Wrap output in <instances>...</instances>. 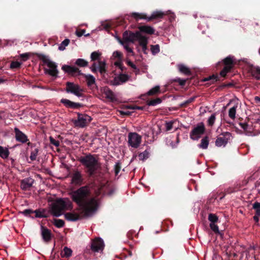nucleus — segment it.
Instances as JSON below:
<instances>
[{
	"label": "nucleus",
	"mask_w": 260,
	"mask_h": 260,
	"mask_svg": "<svg viewBox=\"0 0 260 260\" xmlns=\"http://www.w3.org/2000/svg\"><path fill=\"white\" fill-rule=\"evenodd\" d=\"M239 125L244 130H246L248 126L247 123L246 122L240 123Z\"/></svg>",
	"instance_id": "56"
},
{
	"label": "nucleus",
	"mask_w": 260,
	"mask_h": 260,
	"mask_svg": "<svg viewBox=\"0 0 260 260\" xmlns=\"http://www.w3.org/2000/svg\"><path fill=\"white\" fill-rule=\"evenodd\" d=\"M216 223H210V228L215 234H220V233L219 231L218 226Z\"/></svg>",
	"instance_id": "47"
},
{
	"label": "nucleus",
	"mask_w": 260,
	"mask_h": 260,
	"mask_svg": "<svg viewBox=\"0 0 260 260\" xmlns=\"http://www.w3.org/2000/svg\"><path fill=\"white\" fill-rule=\"evenodd\" d=\"M223 63L224 65V68L220 72V76L225 77L226 74L231 71L233 68L234 63L233 58L231 56H229L225 58L222 60Z\"/></svg>",
	"instance_id": "9"
},
{
	"label": "nucleus",
	"mask_w": 260,
	"mask_h": 260,
	"mask_svg": "<svg viewBox=\"0 0 260 260\" xmlns=\"http://www.w3.org/2000/svg\"><path fill=\"white\" fill-rule=\"evenodd\" d=\"M49 139L50 144L54 145L56 147L59 146L60 143L58 140H56L52 137H50Z\"/></svg>",
	"instance_id": "53"
},
{
	"label": "nucleus",
	"mask_w": 260,
	"mask_h": 260,
	"mask_svg": "<svg viewBox=\"0 0 260 260\" xmlns=\"http://www.w3.org/2000/svg\"><path fill=\"white\" fill-rule=\"evenodd\" d=\"M127 144L128 146H130V133H128L127 135Z\"/></svg>",
	"instance_id": "62"
},
{
	"label": "nucleus",
	"mask_w": 260,
	"mask_h": 260,
	"mask_svg": "<svg viewBox=\"0 0 260 260\" xmlns=\"http://www.w3.org/2000/svg\"><path fill=\"white\" fill-rule=\"evenodd\" d=\"M38 148L34 147V149L32 148L30 155V159H31V161H34L36 160L37 157L38 155Z\"/></svg>",
	"instance_id": "38"
},
{
	"label": "nucleus",
	"mask_w": 260,
	"mask_h": 260,
	"mask_svg": "<svg viewBox=\"0 0 260 260\" xmlns=\"http://www.w3.org/2000/svg\"><path fill=\"white\" fill-rule=\"evenodd\" d=\"M128 80V76L125 74H120L119 77L115 78L108 83L112 85H118L121 83H124Z\"/></svg>",
	"instance_id": "23"
},
{
	"label": "nucleus",
	"mask_w": 260,
	"mask_h": 260,
	"mask_svg": "<svg viewBox=\"0 0 260 260\" xmlns=\"http://www.w3.org/2000/svg\"><path fill=\"white\" fill-rule=\"evenodd\" d=\"M65 91L68 93H72L78 97H84V89L78 84L67 82L66 83Z\"/></svg>",
	"instance_id": "5"
},
{
	"label": "nucleus",
	"mask_w": 260,
	"mask_h": 260,
	"mask_svg": "<svg viewBox=\"0 0 260 260\" xmlns=\"http://www.w3.org/2000/svg\"><path fill=\"white\" fill-rule=\"evenodd\" d=\"M34 180L31 178H26L21 180L20 188L23 190H28L32 187Z\"/></svg>",
	"instance_id": "17"
},
{
	"label": "nucleus",
	"mask_w": 260,
	"mask_h": 260,
	"mask_svg": "<svg viewBox=\"0 0 260 260\" xmlns=\"http://www.w3.org/2000/svg\"><path fill=\"white\" fill-rule=\"evenodd\" d=\"M178 69L181 73L186 75H191V74L190 69L184 64L178 65Z\"/></svg>",
	"instance_id": "33"
},
{
	"label": "nucleus",
	"mask_w": 260,
	"mask_h": 260,
	"mask_svg": "<svg viewBox=\"0 0 260 260\" xmlns=\"http://www.w3.org/2000/svg\"><path fill=\"white\" fill-rule=\"evenodd\" d=\"M54 225L58 228H62L64 225V221L60 219H54Z\"/></svg>",
	"instance_id": "42"
},
{
	"label": "nucleus",
	"mask_w": 260,
	"mask_h": 260,
	"mask_svg": "<svg viewBox=\"0 0 260 260\" xmlns=\"http://www.w3.org/2000/svg\"><path fill=\"white\" fill-rule=\"evenodd\" d=\"M131 17H133L136 21L140 19H145L147 21L148 17L145 13H140L137 12L131 13Z\"/></svg>",
	"instance_id": "30"
},
{
	"label": "nucleus",
	"mask_w": 260,
	"mask_h": 260,
	"mask_svg": "<svg viewBox=\"0 0 260 260\" xmlns=\"http://www.w3.org/2000/svg\"><path fill=\"white\" fill-rule=\"evenodd\" d=\"M63 254L62 257H69L72 255V250L71 248L67 247H64L63 248Z\"/></svg>",
	"instance_id": "44"
},
{
	"label": "nucleus",
	"mask_w": 260,
	"mask_h": 260,
	"mask_svg": "<svg viewBox=\"0 0 260 260\" xmlns=\"http://www.w3.org/2000/svg\"><path fill=\"white\" fill-rule=\"evenodd\" d=\"M71 183L75 186H81L84 183L83 174L78 169L73 170L71 175Z\"/></svg>",
	"instance_id": "7"
},
{
	"label": "nucleus",
	"mask_w": 260,
	"mask_h": 260,
	"mask_svg": "<svg viewBox=\"0 0 260 260\" xmlns=\"http://www.w3.org/2000/svg\"><path fill=\"white\" fill-rule=\"evenodd\" d=\"M232 136L230 132H223L218 137L215 141V145L217 147L225 146L230 140Z\"/></svg>",
	"instance_id": "11"
},
{
	"label": "nucleus",
	"mask_w": 260,
	"mask_h": 260,
	"mask_svg": "<svg viewBox=\"0 0 260 260\" xmlns=\"http://www.w3.org/2000/svg\"><path fill=\"white\" fill-rule=\"evenodd\" d=\"M10 154V152L8 148H4L0 146V157L3 159L8 158Z\"/></svg>",
	"instance_id": "32"
},
{
	"label": "nucleus",
	"mask_w": 260,
	"mask_h": 260,
	"mask_svg": "<svg viewBox=\"0 0 260 260\" xmlns=\"http://www.w3.org/2000/svg\"><path fill=\"white\" fill-rule=\"evenodd\" d=\"M86 31V30L85 29H80V30H77L76 31V35L78 37H81V36H82L83 35H84L85 32Z\"/></svg>",
	"instance_id": "55"
},
{
	"label": "nucleus",
	"mask_w": 260,
	"mask_h": 260,
	"mask_svg": "<svg viewBox=\"0 0 260 260\" xmlns=\"http://www.w3.org/2000/svg\"><path fill=\"white\" fill-rule=\"evenodd\" d=\"M232 103H234V106L231 108L229 111V116L232 119L236 118V110L238 106V103L234 100H230V102L226 105V107L229 106Z\"/></svg>",
	"instance_id": "25"
},
{
	"label": "nucleus",
	"mask_w": 260,
	"mask_h": 260,
	"mask_svg": "<svg viewBox=\"0 0 260 260\" xmlns=\"http://www.w3.org/2000/svg\"><path fill=\"white\" fill-rule=\"evenodd\" d=\"M78 160L84 167L85 172L88 177H93L101 167L96 155L86 154L84 156H80Z\"/></svg>",
	"instance_id": "2"
},
{
	"label": "nucleus",
	"mask_w": 260,
	"mask_h": 260,
	"mask_svg": "<svg viewBox=\"0 0 260 260\" xmlns=\"http://www.w3.org/2000/svg\"><path fill=\"white\" fill-rule=\"evenodd\" d=\"M60 103L67 108H71L73 109H79L83 106L82 104L79 103H75L67 99H61Z\"/></svg>",
	"instance_id": "14"
},
{
	"label": "nucleus",
	"mask_w": 260,
	"mask_h": 260,
	"mask_svg": "<svg viewBox=\"0 0 260 260\" xmlns=\"http://www.w3.org/2000/svg\"><path fill=\"white\" fill-rule=\"evenodd\" d=\"M165 14L160 11H155L152 13L150 16L148 17L147 22H150L154 20L162 18Z\"/></svg>",
	"instance_id": "27"
},
{
	"label": "nucleus",
	"mask_w": 260,
	"mask_h": 260,
	"mask_svg": "<svg viewBox=\"0 0 260 260\" xmlns=\"http://www.w3.org/2000/svg\"><path fill=\"white\" fill-rule=\"evenodd\" d=\"M104 241L101 238H95L92 240L90 248L93 252L102 251L104 248Z\"/></svg>",
	"instance_id": "12"
},
{
	"label": "nucleus",
	"mask_w": 260,
	"mask_h": 260,
	"mask_svg": "<svg viewBox=\"0 0 260 260\" xmlns=\"http://www.w3.org/2000/svg\"><path fill=\"white\" fill-rule=\"evenodd\" d=\"M101 55V54L98 52L94 51L91 53L90 55V58L91 61H95L96 60L98 61V64H97L96 62H94L91 66L90 67V69L91 72L93 73H96L99 71L100 73L103 78H106V75L107 74V69H106V63L105 61H102L100 60V57Z\"/></svg>",
	"instance_id": "4"
},
{
	"label": "nucleus",
	"mask_w": 260,
	"mask_h": 260,
	"mask_svg": "<svg viewBox=\"0 0 260 260\" xmlns=\"http://www.w3.org/2000/svg\"><path fill=\"white\" fill-rule=\"evenodd\" d=\"M142 141V137L136 133L131 132V147L138 148Z\"/></svg>",
	"instance_id": "19"
},
{
	"label": "nucleus",
	"mask_w": 260,
	"mask_h": 260,
	"mask_svg": "<svg viewBox=\"0 0 260 260\" xmlns=\"http://www.w3.org/2000/svg\"><path fill=\"white\" fill-rule=\"evenodd\" d=\"M139 30L138 32L141 34H145L147 35H151L155 33V29L150 26L147 25H143L138 26Z\"/></svg>",
	"instance_id": "22"
},
{
	"label": "nucleus",
	"mask_w": 260,
	"mask_h": 260,
	"mask_svg": "<svg viewBox=\"0 0 260 260\" xmlns=\"http://www.w3.org/2000/svg\"><path fill=\"white\" fill-rule=\"evenodd\" d=\"M160 91V87L159 86H156L154 87L151 89L147 93V95H153L156 94L158 93H159Z\"/></svg>",
	"instance_id": "39"
},
{
	"label": "nucleus",
	"mask_w": 260,
	"mask_h": 260,
	"mask_svg": "<svg viewBox=\"0 0 260 260\" xmlns=\"http://www.w3.org/2000/svg\"><path fill=\"white\" fill-rule=\"evenodd\" d=\"M119 42L124 46L128 52H130V33L127 30L125 31L123 34V40L118 39Z\"/></svg>",
	"instance_id": "16"
},
{
	"label": "nucleus",
	"mask_w": 260,
	"mask_h": 260,
	"mask_svg": "<svg viewBox=\"0 0 260 260\" xmlns=\"http://www.w3.org/2000/svg\"><path fill=\"white\" fill-rule=\"evenodd\" d=\"M151 51L153 55L157 54L160 51V48L159 45H151L150 46Z\"/></svg>",
	"instance_id": "45"
},
{
	"label": "nucleus",
	"mask_w": 260,
	"mask_h": 260,
	"mask_svg": "<svg viewBox=\"0 0 260 260\" xmlns=\"http://www.w3.org/2000/svg\"><path fill=\"white\" fill-rule=\"evenodd\" d=\"M173 123H174V122L172 121H170L166 122V127L167 131H169L172 129Z\"/></svg>",
	"instance_id": "54"
},
{
	"label": "nucleus",
	"mask_w": 260,
	"mask_h": 260,
	"mask_svg": "<svg viewBox=\"0 0 260 260\" xmlns=\"http://www.w3.org/2000/svg\"><path fill=\"white\" fill-rule=\"evenodd\" d=\"M142 47V51L145 53L146 51L147 50V44L143 45L141 46Z\"/></svg>",
	"instance_id": "60"
},
{
	"label": "nucleus",
	"mask_w": 260,
	"mask_h": 260,
	"mask_svg": "<svg viewBox=\"0 0 260 260\" xmlns=\"http://www.w3.org/2000/svg\"><path fill=\"white\" fill-rule=\"evenodd\" d=\"M85 217V216L83 215V210H82L81 214L73 211L72 212L66 213L64 214L66 219L70 221H76Z\"/></svg>",
	"instance_id": "15"
},
{
	"label": "nucleus",
	"mask_w": 260,
	"mask_h": 260,
	"mask_svg": "<svg viewBox=\"0 0 260 260\" xmlns=\"http://www.w3.org/2000/svg\"><path fill=\"white\" fill-rule=\"evenodd\" d=\"M179 80V83L180 85L183 86L185 84L186 80H181L180 79Z\"/></svg>",
	"instance_id": "61"
},
{
	"label": "nucleus",
	"mask_w": 260,
	"mask_h": 260,
	"mask_svg": "<svg viewBox=\"0 0 260 260\" xmlns=\"http://www.w3.org/2000/svg\"><path fill=\"white\" fill-rule=\"evenodd\" d=\"M248 72L252 77L257 80H260V67L250 65L248 68Z\"/></svg>",
	"instance_id": "21"
},
{
	"label": "nucleus",
	"mask_w": 260,
	"mask_h": 260,
	"mask_svg": "<svg viewBox=\"0 0 260 260\" xmlns=\"http://www.w3.org/2000/svg\"><path fill=\"white\" fill-rule=\"evenodd\" d=\"M254 102L258 105L260 106V97L256 96L254 97Z\"/></svg>",
	"instance_id": "59"
},
{
	"label": "nucleus",
	"mask_w": 260,
	"mask_h": 260,
	"mask_svg": "<svg viewBox=\"0 0 260 260\" xmlns=\"http://www.w3.org/2000/svg\"><path fill=\"white\" fill-rule=\"evenodd\" d=\"M21 66V63L18 61H12L10 64V68L11 69H19Z\"/></svg>",
	"instance_id": "48"
},
{
	"label": "nucleus",
	"mask_w": 260,
	"mask_h": 260,
	"mask_svg": "<svg viewBox=\"0 0 260 260\" xmlns=\"http://www.w3.org/2000/svg\"><path fill=\"white\" fill-rule=\"evenodd\" d=\"M162 102L160 98H157L155 99L147 101V105L148 106H155L157 104L161 103Z\"/></svg>",
	"instance_id": "41"
},
{
	"label": "nucleus",
	"mask_w": 260,
	"mask_h": 260,
	"mask_svg": "<svg viewBox=\"0 0 260 260\" xmlns=\"http://www.w3.org/2000/svg\"><path fill=\"white\" fill-rule=\"evenodd\" d=\"M208 220L210 223H217L218 221V217L215 214L210 213L208 215Z\"/></svg>",
	"instance_id": "40"
},
{
	"label": "nucleus",
	"mask_w": 260,
	"mask_h": 260,
	"mask_svg": "<svg viewBox=\"0 0 260 260\" xmlns=\"http://www.w3.org/2000/svg\"><path fill=\"white\" fill-rule=\"evenodd\" d=\"M61 69L68 74L72 76H77L82 75L83 74L81 71L76 67L69 65H63L61 67Z\"/></svg>",
	"instance_id": "13"
},
{
	"label": "nucleus",
	"mask_w": 260,
	"mask_h": 260,
	"mask_svg": "<svg viewBox=\"0 0 260 260\" xmlns=\"http://www.w3.org/2000/svg\"><path fill=\"white\" fill-rule=\"evenodd\" d=\"M69 39H66L65 40H64L59 45L58 47L59 50L61 51L64 50L66 46H67L69 45Z\"/></svg>",
	"instance_id": "46"
},
{
	"label": "nucleus",
	"mask_w": 260,
	"mask_h": 260,
	"mask_svg": "<svg viewBox=\"0 0 260 260\" xmlns=\"http://www.w3.org/2000/svg\"><path fill=\"white\" fill-rule=\"evenodd\" d=\"M252 208L255 210V214L253 216V219L256 222H258L259 216H260V203L255 202L252 205Z\"/></svg>",
	"instance_id": "29"
},
{
	"label": "nucleus",
	"mask_w": 260,
	"mask_h": 260,
	"mask_svg": "<svg viewBox=\"0 0 260 260\" xmlns=\"http://www.w3.org/2000/svg\"><path fill=\"white\" fill-rule=\"evenodd\" d=\"M205 131V127L203 122L197 124L190 133V138L192 140H197L200 138L202 135L204 134Z\"/></svg>",
	"instance_id": "8"
},
{
	"label": "nucleus",
	"mask_w": 260,
	"mask_h": 260,
	"mask_svg": "<svg viewBox=\"0 0 260 260\" xmlns=\"http://www.w3.org/2000/svg\"><path fill=\"white\" fill-rule=\"evenodd\" d=\"M73 208V204L68 198L59 199L52 205L51 208V214L55 217H59L66 210H71Z\"/></svg>",
	"instance_id": "3"
},
{
	"label": "nucleus",
	"mask_w": 260,
	"mask_h": 260,
	"mask_svg": "<svg viewBox=\"0 0 260 260\" xmlns=\"http://www.w3.org/2000/svg\"><path fill=\"white\" fill-rule=\"evenodd\" d=\"M27 145L28 146H30L31 148V149L35 147L36 146V145L35 144L31 143L29 142L27 143Z\"/></svg>",
	"instance_id": "64"
},
{
	"label": "nucleus",
	"mask_w": 260,
	"mask_h": 260,
	"mask_svg": "<svg viewBox=\"0 0 260 260\" xmlns=\"http://www.w3.org/2000/svg\"><path fill=\"white\" fill-rule=\"evenodd\" d=\"M149 156V152L147 150H145L144 152L140 153L139 155V159L141 160H144L147 159Z\"/></svg>",
	"instance_id": "43"
},
{
	"label": "nucleus",
	"mask_w": 260,
	"mask_h": 260,
	"mask_svg": "<svg viewBox=\"0 0 260 260\" xmlns=\"http://www.w3.org/2000/svg\"><path fill=\"white\" fill-rule=\"evenodd\" d=\"M6 115L5 111H0V119L3 120L6 118Z\"/></svg>",
	"instance_id": "57"
},
{
	"label": "nucleus",
	"mask_w": 260,
	"mask_h": 260,
	"mask_svg": "<svg viewBox=\"0 0 260 260\" xmlns=\"http://www.w3.org/2000/svg\"><path fill=\"white\" fill-rule=\"evenodd\" d=\"M121 169V165L120 162H116L114 166V173L115 175H117Z\"/></svg>",
	"instance_id": "51"
},
{
	"label": "nucleus",
	"mask_w": 260,
	"mask_h": 260,
	"mask_svg": "<svg viewBox=\"0 0 260 260\" xmlns=\"http://www.w3.org/2000/svg\"><path fill=\"white\" fill-rule=\"evenodd\" d=\"M75 64L79 67H85L88 64V62L84 59L78 58L76 60Z\"/></svg>",
	"instance_id": "36"
},
{
	"label": "nucleus",
	"mask_w": 260,
	"mask_h": 260,
	"mask_svg": "<svg viewBox=\"0 0 260 260\" xmlns=\"http://www.w3.org/2000/svg\"><path fill=\"white\" fill-rule=\"evenodd\" d=\"M20 213L26 216H28L30 214L34 213V210L30 209H27L20 212Z\"/></svg>",
	"instance_id": "52"
},
{
	"label": "nucleus",
	"mask_w": 260,
	"mask_h": 260,
	"mask_svg": "<svg viewBox=\"0 0 260 260\" xmlns=\"http://www.w3.org/2000/svg\"><path fill=\"white\" fill-rule=\"evenodd\" d=\"M36 55L40 59L42 60L44 63L47 64V66L50 68V69L47 70L48 73L52 76H56L58 73L56 64L50 61L44 54L36 53Z\"/></svg>",
	"instance_id": "6"
},
{
	"label": "nucleus",
	"mask_w": 260,
	"mask_h": 260,
	"mask_svg": "<svg viewBox=\"0 0 260 260\" xmlns=\"http://www.w3.org/2000/svg\"><path fill=\"white\" fill-rule=\"evenodd\" d=\"M104 94L105 95L106 99L109 100L111 102L116 101V98L114 92L109 88L105 87L103 91Z\"/></svg>",
	"instance_id": "28"
},
{
	"label": "nucleus",
	"mask_w": 260,
	"mask_h": 260,
	"mask_svg": "<svg viewBox=\"0 0 260 260\" xmlns=\"http://www.w3.org/2000/svg\"><path fill=\"white\" fill-rule=\"evenodd\" d=\"M82 75L85 78L88 87H91L95 83V79L93 76L90 74L85 75L83 74Z\"/></svg>",
	"instance_id": "31"
},
{
	"label": "nucleus",
	"mask_w": 260,
	"mask_h": 260,
	"mask_svg": "<svg viewBox=\"0 0 260 260\" xmlns=\"http://www.w3.org/2000/svg\"><path fill=\"white\" fill-rule=\"evenodd\" d=\"M69 195L73 202L83 210V215L89 216L99 207V201L93 196L90 184L80 186L71 191Z\"/></svg>",
	"instance_id": "1"
},
{
	"label": "nucleus",
	"mask_w": 260,
	"mask_h": 260,
	"mask_svg": "<svg viewBox=\"0 0 260 260\" xmlns=\"http://www.w3.org/2000/svg\"><path fill=\"white\" fill-rule=\"evenodd\" d=\"M219 80V77L217 75H212L204 79V81H210V83H214Z\"/></svg>",
	"instance_id": "35"
},
{
	"label": "nucleus",
	"mask_w": 260,
	"mask_h": 260,
	"mask_svg": "<svg viewBox=\"0 0 260 260\" xmlns=\"http://www.w3.org/2000/svg\"><path fill=\"white\" fill-rule=\"evenodd\" d=\"M113 56L115 58H117V60L115 62L114 64L120 69L122 71H123L124 67L122 66L121 63L122 53L120 51H116L113 52Z\"/></svg>",
	"instance_id": "24"
},
{
	"label": "nucleus",
	"mask_w": 260,
	"mask_h": 260,
	"mask_svg": "<svg viewBox=\"0 0 260 260\" xmlns=\"http://www.w3.org/2000/svg\"><path fill=\"white\" fill-rule=\"evenodd\" d=\"M209 145V140L208 137H205L201 140V142L200 144V147L202 149H207Z\"/></svg>",
	"instance_id": "37"
},
{
	"label": "nucleus",
	"mask_w": 260,
	"mask_h": 260,
	"mask_svg": "<svg viewBox=\"0 0 260 260\" xmlns=\"http://www.w3.org/2000/svg\"><path fill=\"white\" fill-rule=\"evenodd\" d=\"M134 37H136L137 39L140 46L148 44V38L147 37L143 35L140 32H136L135 34H134L131 32V39ZM133 41L131 39V43Z\"/></svg>",
	"instance_id": "18"
},
{
	"label": "nucleus",
	"mask_w": 260,
	"mask_h": 260,
	"mask_svg": "<svg viewBox=\"0 0 260 260\" xmlns=\"http://www.w3.org/2000/svg\"><path fill=\"white\" fill-rule=\"evenodd\" d=\"M77 119L75 120L74 123L76 126L84 127L87 125L91 120V118L85 114L77 113Z\"/></svg>",
	"instance_id": "10"
},
{
	"label": "nucleus",
	"mask_w": 260,
	"mask_h": 260,
	"mask_svg": "<svg viewBox=\"0 0 260 260\" xmlns=\"http://www.w3.org/2000/svg\"><path fill=\"white\" fill-rule=\"evenodd\" d=\"M41 235L43 240L47 242L50 241L51 239L50 230L43 226H41Z\"/></svg>",
	"instance_id": "26"
},
{
	"label": "nucleus",
	"mask_w": 260,
	"mask_h": 260,
	"mask_svg": "<svg viewBox=\"0 0 260 260\" xmlns=\"http://www.w3.org/2000/svg\"><path fill=\"white\" fill-rule=\"evenodd\" d=\"M30 55V53H22L20 54V57L21 58L22 61H25L29 58Z\"/></svg>",
	"instance_id": "50"
},
{
	"label": "nucleus",
	"mask_w": 260,
	"mask_h": 260,
	"mask_svg": "<svg viewBox=\"0 0 260 260\" xmlns=\"http://www.w3.org/2000/svg\"><path fill=\"white\" fill-rule=\"evenodd\" d=\"M46 210L45 209H43L42 211H40V210H36L34 211V213H35V217L36 218H46L48 216L45 213Z\"/></svg>",
	"instance_id": "34"
},
{
	"label": "nucleus",
	"mask_w": 260,
	"mask_h": 260,
	"mask_svg": "<svg viewBox=\"0 0 260 260\" xmlns=\"http://www.w3.org/2000/svg\"><path fill=\"white\" fill-rule=\"evenodd\" d=\"M14 132L15 133V138L16 141L21 142L22 143H26L29 140L27 136L20 131L18 128H14Z\"/></svg>",
	"instance_id": "20"
},
{
	"label": "nucleus",
	"mask_w": 260,
	"mask_h": 260,
	"mask_svg": "<svg viewBox=\"0 0 260 260\" xmlns=\"http://www.w3.org/2000/svg\"><path fill=\"white\" fill-rule=\"evenodd\" d=\"M215 114H212L208 120V125L212 126L215 122Z\"/></svg>",
	"instance_id": "49"
},
{
	"label": "nucleus",
	"mask_w": 260,
	"mask_h": 260,
	"mask_svg": "<svg viewBox=\"0 0 260 260\" xmlns=\"http://www.w3.org/2000/svg\"><path fill=\"white\" fill-rule=\"evenodd\" d=\"M190 103L189 102V101L187 100L186 101L181 103L180 106L181 107H186Z\"/></svg>",
	"instance_id": "58"
},
{
	"label": "nucleus",
	"mask_w": 260,
	"mask_h": 260,
	"mask_svg": "<svg viewBox=\"0 0 260 260\" xmlns=\"http://www.w3.org/2000/svg\"><path fill=\"white\" fill-rule=\"evenodd\" d=\"M9 160H10L11 164L12 167H14L15 166V160L13 158H9Z\"/></svg>",
	"instance_id": "63"
}]
</instances>
